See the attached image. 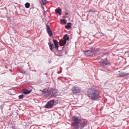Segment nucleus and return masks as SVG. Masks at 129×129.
I'll list each match as a JSON object with an SVG mask.
<instances>
[{
  "label": "nucleus",
  "instance_id": "obj_1",
  "mask_svg": "<svg viewBox=\"0 0 129 129\" xmlns=\"http://www.w3.org/2000/svg\"><path fill=\"white\" fill-rule=\"evenodd\" d=\"M72 126L76 129H83L85 125V123L82 122L81 119L78 117L74 116L72 118Z\"/></svg>",
  "mask_w": 129,
  "mask_h": 129
},
{
  "label": "nucleus",
  "instance_id": "obj_2",
  "mask_svg": "<svg viewBox=\"0 0 129 129\" xmlns=\"http://www.w3.org/2000/svg\"><path fill=\"white\" fill-rule=\"evenodd\" d=\"M41 92V94L45 98H49L51 97L54 98L57 95L58 91L56 89L52 88H49L47 91L40 90Z\"/></svg>",
  "mask_w": 129,
  "mask_h": 129
},
{
  "label": "nucleus",
  "instance_id": "obj_3",
  "mask_svg": "<svg viewBox=\"0 0 129 129\" xmlns=\"http://www.w3.org/2000/svg\"><path fill=\"white\" fill-rule=\"evenodd\" d=\"M87 95L93 101L98 100L100 97L98 90L94 88L88 89L87 92Z\"/></svg>",
  "mask_w": 129,
  "mask_h": 129
},
{
  "label": "nucleus",
  "instance_id": "obj_4",
  "mask_svg": "<svg viewBox=\"0 0 129 129\" xmlns=\"http://www.w3.org/2000/svg\"><path fill=\"white\" fill-rule=\"evenodd\" d=\"M98 49H94L91 50H88L84 51V54L86 56H92L96 55Z\"/></svg>",
  "mask_w": 129,
  "mask_h": 129
},
{
  "label": "nucleus",
  "instance_id": "obj_5",
  "mask_svg": "<svg viewBox=\"0 0 129 129\" xmlns=\"http://www.w3.org/2000/svg\"><path fill=\"white\" fill-rule=\"evenodd\" d=\"M100 65L102 67H105L110 65V63L107 58L102 59L100 61Z\"/></svg>",
  "mask_w": 129,
  "mask_h": 129
},
{
  "label": "nucleus",
  "instance_id": "obj_6",
  "mask_svg": "<svg viewBox=\"0 0 129 129\" xmlns=\"http://www.w3.org/2000/svg\"><path fill=\"white\" fill-rule=\"evenodd\" d=\"M69 37H68L67 35H65L63 37V40H60L59 42V44L61 46H64L66 43L67 41L69 39Z\"/></svg>",
  "mask_w": 129,
  "mask_h": 129
},
{
  "label": "nucleus",
  "instance_id": "obj_7",
  "mask_svg": "<svg viewBox=\"0 0 129 129\" xmlns=\"http://www.w3.org/2000/svg\"><path fill=\"white\" fill-rule=\"evenodd\" d=\"M81 90V88L76 86H73L71 89L72 92L74 94L79 93Z\"/></svg>",
  "mask_w": 129,
  "mask_h": 129
},
{
  "label": "nucleus",
  "instance_id": "obj_8",
  "mask_svg": "<svg viewBox=\"0 0 129 129\" xmlns=\"http://www.w3.org/2000/svg\"><path fill=\"white\" fill-rule=\"evenodd\" d=\"M54 102L53 100L50 101L46 104L45 107L46 108H51L53 106Z\"/></svg>",
  "mask_w": 129,
  "mask_h": 129
},
{
  "label": "nucleus",
  "instance_id": "obj_9",
  "mask_svg": "<svg viewBox=\"0 0 129 129\" xmlns=\"http://www.w3.org/2000/svg\"><path fill=\"white\" fill-rule=\"evenodd\" d=\"M46 30L47 33L50 36H52L53 35V33L49 26L47 24L46 25Z\"/></svg>",
  "mask_w": 129,
  "mask_h": 129
},
{
  "label": "nucleus",
  "instance_id": "obj_10",
  "mask_svg": "<svg viewBox=\"0 0 129 129\" xmlns=\"http://www.w3.org/2000/svg\"><path fill=\"white\" fill-rule=\"evenodd\" d=\"M53 42L54 45H55V48L57 50H58V41L55 39L53 40Z\"/></svg>",
  "mask_w": 129,
  "mask_h": 129
},
{
  "label": "nucleus",
  "instance_id": "obj_11",
  "mask_svg": "<svg viewBox=\"0 0 129 129\" xmlns=\"http://www.w3.org/2000/svg\"><path fill=\"white\" fill-rule=\"evenodd\" d=\"M48 44L49 45V47L51 51L53 52V51L54 50V46L51 43L50 41L48 43Z\"/></svg>",
  "mask_w": 129,
  "mask_h": 129
},
{
  "label": "nucleus",
  "instance_id": "obj_12",
  "mask_svg": "<svg viewBox=\"0 0 129 129\" xmlns=\"http://www.w3.org/2000/svg\"><path fill=\"white\" fill-rule=\"evenodd\" d=\"M31 91L30 90H28L26 89H24L22 90V92L25 94H27L30 93Z\"/></svg>",
  "mask_w": 129,
  "mask_h": 129
},
{
  "label": "nucleus",
  "instance_id": "obj_13",
  "mask_svg": "<svg viewBox=\"0 0 129 129\" xmlns=\"http://www.w3.org/2000/svg\"><path fill=\"white\" fill-rule=\"evenodd\" d=\"M71 23L70 22L68 23L67 25L65 26V28L66 29L70 28L71 27Z\"/></svg>",
  "mask_w": 129,
  "mask_h": 129
},
{
  "label": "nucleus",
  "instance_id": "obj_14",
  "mask_svg": "<svg viewBox=\"0 0 129 129\" xmlns=\"http://www.w3.org/2000/svg\"><path fill=\"white\" fill-rule=\"evenodd\" d=\"M61 10L60 8H58L56 9L55 10V12L57 14H58L59 15H60L61 14Z\"/></svg>",
  "mask_w": 129,
  "mask_h": 129
},
{
  "label": "nucleus",
  "instance_id": "obj_15",
  "mask_svg": "<svg viewBox=\"0 0 129 129\" xmlns=\"http://www.w3.org/2000/svg\"><path fill=\"white\" fill-rule=\"evenodd\" d=\"M30 4L28 3H26L25 5V7L27 8H28L30 6Z\"/></svg>",
  "mask_w": 129,
  "mask_h": 129
},
{
  "label": "nucleus",
  "instance_id": "obj_16",
  "mask_svg": "<svg viewBox=\"0 0 129 129\" xmlns=\"http://www.w3.org/2000/svg\"><path fill=\"white\" fill-rule=\"evenodd\" d=\"M24 95L23 94H21L18 96L19 99H22L23 98Z\"/></svg>",
  "mask_w": 129,
  "mask_h": 129
},
{
  "label": "nucleus",
  "instance_id": "obj_17",
  "mask_svg": "<svg viewBox=\"0 0 129 129\" xmlns=\"http://www.w3.org/2000/svg\"><path fill=\"white\" fill-rule=\"evenodd\" d=\"M60 21L62 22H63L64 24H66V20L64 19H61Z\"/></svg>",
  "mask_w": 129,
  "mask_h": 129
},
{
  "label": "nucleus",
  "instance_id": "obj_18",
  "mask_svg": "<svg viewBox=\"0 0 129 129\" xmlns=\"http://www.w3.org/2000/svg\"><path fill=\"white\" fill-rule=\"evenodd\" d=\"M127 75L126 73H123L121 74L120 76H124Z\"/></svg>",
  "mask_w": 129,
  "mask_h": 129
},
{
  "label": "nucleus",
  "instance_id": "obj_19",
  "mask_svg": "<svg viewBox=\"0 0 129 129\" xmlns=\"http://www.w3.org/2000/svg\"><path fill=\"white\" fill-rule=\"evenodd\" d=\"M87 11L90 12L92 13H93L94 12V11L93 10H90Z\"/></svg>",
  "mask_w": 129,
  "mask_h": 129
},
{
  "label": "nucleus",
  "instance_id": "obj_20",
  "mask_svg": "<svg viewBox=\"0 0 129 129\" xmlns=\"http://www.w3.org/2000/svg\"><path fill=\"white\" fill-rule=\"evenodd\" d=\"M47 0H41V1L43 5H44L45 3V2Z\"/></svg>",
  "mask_w": 129,
  "mask_h": 129
},
{
  "label": "nucleus",
  "instance_id": "obj_21",
  "mask_svg": "<svg viewBox=\"0 0 129 129\" xmlns=\"http://www.w3.org/2000/svg\"><path fill=\"white\" fill-rule=\"evenodd\" d=\"M12 30L14 31V28L13 27H12Z\"/></svg>",
  "mask_w": 129,
  "mask_h": 129
},
{
  "label": "nucleus",
  "instance_id": "obj_22",
  "mask_svg": "<svg viewBox=\"0 0 129 129\" xmlns=\"http://www.w3.org/2000/svg\"><path fill=\"white\" fill-rule=\"evenodd\" d=\"M65 14L66 15H67L68 14V13H65Z\"/></svg>",
  "mask_w": 129,
  "mask_h": 129
},
{
  "label": "nucleus",
  "instance_id": "obj_23",
  "mask_svg": "<svg viewBox=\"0 0 129 129\" xmlns=\"http://www.w3.org/2000/svg\"><path fill=\"white\" fill-rule=\"evenodd\" d=\"M66 16H63V18H64Z\"/></svg>",
  "mask_w": 129,
  "mask_h": 129
},
{
  "label": "nucleus",
  "instance_id": "obj_24",
  "mask_svg": "<svg viewBox=\"0 0 129 129\" xmlns=\"http://www.w3.org/2000/svg\"><path fill=\"white\" fill-rule=\"evenodd\" d=\"M45 74V75H47V73H46Z\"/></svg>",
  "mask_w": 129,
  "mask_h": 129
},
{
  "label": "nucleus",
  "instance_id": "obj_25",
  "mask_svg": "<svg viewBox=\"0 0 129 129\" xmlns=\"http://www.w3.org/2000/svg\"><path fill=\"white\" fill-rule=\"evenodd\" d=\"M49 62H51L50 61H49Z\"/></svg>",
  "mask_w": 129,
  "mask_h": 129
},
{
  "label": "nucleus",
  "instance_id": "obj_26",
  "mask_svg": "<svg viewBox=\"0 0 129 129\" xmlns=\"http://www.w3.org/2000/svg\"><path fill=\"white\" fill-rule=\"evenodd\" d=\"M49 62H51L50 61H49Z\"/></svg>",
  "mask_w": 129,
  "mask_h": 129
},
{
  "label": "nucleus",
  "instance_id": "obj_27",
  "mask_svg": "<svg viewBox=\"0 0 129 129\" xmlns=\"http://www.w3.org/2000/svg\"><path fill=\"white\" fill-rule=\"evenodd\" d=\"M49 62H51L50 61H49Z\"/></svg>",
  "mask_w": 129,
  "mask_h": 129
}]
</instances>
